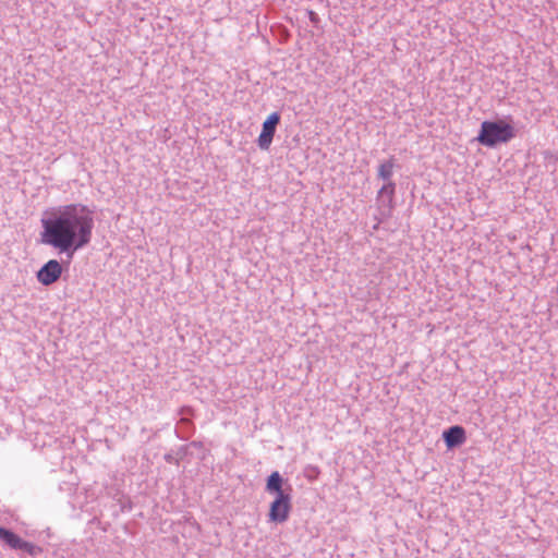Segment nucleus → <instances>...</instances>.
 <instances>
[{
	"mask_svg": "<svg viewBox=\"0 0 558 558\" xmlns=\"http://www.w3.org/2000/svg\"><path fill=\"white\" fill-rule=\"evenodd\" d=\"M94 211L83 204L60 206L41 219V242L50 245L69 258L92 241Z\"/></svg>",
	"mask_w": 558,
	"mask_h": 558,
	"instance_id": "1",
	"label": "nucleus"
},
{
	"mask_svg": "<svg viewBox=\"0 0 558 558\" xmlns=\"http://www.w3.org/2000/svg\"><path fill=\"white\" fill-rule=\"evenodd\" d=\"M265 489L276 496L269 507V521L275 523L286 522L292 508V486L289 484L284 486L282 476L275 471L268 476Z\"/></svg>",
	"mask_w": 558,
	"mask_h": 558,
	"instance_id": "2",
	"label": "nucleus"
},
{
	"mask_svg": "<svg viewBox=\"0 0 558 558\" xmlns=\"http://www.w3.org/2000/svg\"><path fill=\"white\" fill-rule=\"evenodd\" d=\"M514 136L515 132L512 125L504 121H484L476 141L486 147H495L498 144L508 143Z\"/></svg>",
	"mask_w": 558,
	"mask_h": 558,
	"instance_id": "3",
	"label": "nucleus"
},
{
	"mask_svg": "<svg viewBox=\"0 0 558 558\" xmlns=\"http://www.w3.org/2000/svg\"><path fill=\"white\" fill-rule=\"evenodd\" d=\"M280 122L279 112H272L268 118L264 121L262 126V132L257 138V144L260 149L267 150L272 142L274 135L276 133V128Z\"/></svg>",
	"mask_w": 558,
	"mask_h": 558,
	"instance_id": "4",
	"label": "nucleus"
},
{
	"mask_svg": "<svg viewBox=\"0 0 558 558\" xmlns=\"http://www.w3.org/2000/svg\"><path fill=\"white\" fill-rule=\"evenodd\" d=\"M62 267L57 259L48 260L37 272V280L44 286H50L61 277Z\"/></svg>",
	"mask_w": 558,
	"mask_h": 558,
	"instance_id": "5",
	"label": "nucleus"
},
{
	"mask_svg": "<svg viewBox=\"0 0 558 558\" xmlns=\"http://www.w3.org/2000/svg\"><path fill=\"white\" fill-rule=\"evenodd\" d=\"M444 440L448 448H454L465 441V430L459 425L449 427L444 432Z\"/></svg>",
	"mask_w": 558,
	"mask_h": 558,
	"instance_id": "6",
	"label": "nucleus"
},
{
	"mask_svg": "<svg viewBox=\"0 0 558 558\" xmlns=\"http://www.w3.org/2000/svg\"><path fill=\"white\" fill-rule=\"evenodd\" d=\"M0 539L14 549H27L29 547V543L5 527H0Z\"/></svg>",
	"mask_w": 558,
	"mask_h": 558,
	"instance_id": "7",
	"label": "nucleus"
},
{
	"mask_svg": "<svg viewBox=\"0 0 558 558\" xmlns=\"http://www.w3.org/2000/svg\"><path fill=\"white\" fill-rule=\"evenodd\" d=\"M396 184L392 181L385 183L378 191L377 199L389 208L392 205Z\"/></svg>",
	"mask_w": 558,
	"mask_h": 558,
	"instance_id": "8",
	"label": "nucleus"
},
{
	"mask_svg": "<svg viewBox=\"0 0 558 558\" xmlns=\"http://www.w3.org/2000/svg\"><path fill=\"white\" fill-rule=\"evenodd\" d=\"M393 167L395 162L392 159L381 162L378 167V178L385 181L386 183L391 181V177L393 174Z\"/></svg>",
	"mask_w": 558,
	"mask_h": 558,
	"instance_id": "9",
	"label": "nucleus"
},
{
	"mask_svg": "<svg viewBox=\"0 0 558 558\" xmlns=\"http://www.w3.org/2000/svg\"><path fill=\"white\" fill-rule=\"evenodd\" d=\"M319 474V469L315 465H307L306 469H305V476L308 478V480H314L318 476Z\"/></svg>",
	"mask_w": 558,
	"mask_h": 558,
	"instance_id": "10",
	"label": "nucleus"
},
{
	"mask_svg": "<svg viewBox=\"0 0 558 558\" xmlns=\"http://www.w3.org/2000/svg\"><path fill=\"white\" fill-rule=\"evenodd\" d=\"M306 13H307V16H308L310 21L312 22V24L314 26H318V24L320 22L318 14L316 12H314L313 10H307Z\"/></svg>",
	"mask_w": 558,
	"mask_h": 558,
	"instance_id": "11",
	"label": "nucleus"
},
{
	"mask_svg": "<svg viewBox=\"0 0 558 558\" xmlns=\"http://www.w3.org/2000/svg\"><path fill=\"white\" fill-rule=\"evenodd\" d=\"M171 459H172L171 456H166L167 461H171Z\"/></svg>",
	"mask_w": 558,
	"mask_h": 558,
	"instance_id": "12",
	"label": "nucleus"
}]
</instances>
